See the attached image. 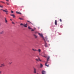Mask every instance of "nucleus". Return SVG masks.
I'll list each match as a JSON object with an SVG mask.
<instances>
[{"instance_id":"19","label":"nucleus","mask_w":74,"mask_h":74,"mask_svg":"<svg viewBox=\"0 0 74 74\" xmlns=\"http://www.w3.org/2000/svg\"><path fill=\"white\" fill-rule=\"evenodd\" d=\"M38 60H39L40 61V62H42V61L41 60H40V58H38Z\"/></svg>"},{"instance_id":"4","label":"nucleus","mask_w":74,"mask_h":74,"mask_svg":"<svg viewBox=\"0 0 74 74\" xmlns=\"http://www.w3.org/2000/svg\"><path fill=\"white\" fill-rule=\"evenodd\" d=\"M5 66V65L3 63L1 64V66H0V67H4Z\"/></svg>"},{"instance_id":"17","label":"nucleus","mask_w":74,"mask_h":74,"mask_svg":"<svg viewBox=\"0 0 74 74\" xmlns=\"http://www.w3.org/2000/svg\"><path fill=\"white\" fill-rule=\"evenodd\" d=\"M19 19H20V20H23V18H19Z\"/></svg>"},{"instance_id":"8","label":"nucleus","mask_w":74,"mask_h":74,"mask_svg":"<svg viewBox=\"0 0 74 74\" xmlns=\"http://www.w3.org/2000/svg\"><path fill=\"white\" fill-rule=\"evenodd\" d=\"M4 31H3L1 32H0V34H4Z\"/></svg>"},{"instance_id":"42","label":"nucleus","mask_w":74,"mask_h":74,"mask_svg":"<svg viewBox=\"0 0 74 74\" xmlns=\"http://www.w3.org/2000/svg\"><path fill=\"white\" fill-rule=\"evenodd\" d=\"M30 23H32L31 22H30Z\"/></svg>"},{"instance_id":"16","label":"nucleus","mask_w":74,"mask_h":74,"mask_svg":"<svg viewBox=\"0 0 74 74\" xmlns=\"http://www.w3.org/2000/svg\"><path fill=\"white\" fill-rule=\"evenodd\" d=\"M23 26L25 27H27V24L24 25Z\"/></svg>"},{"instance_id":"36","label":"nucleus","mask_w":74,"mask_h":74,"mask_svg":"<svg viewBox=\"0 0 74 74\" xmlns=\"http://www.w3.org/2000/svg\"><path fill=\"white\" fill-rule=\"evenodd\" d=\"M2 72L1 71H0V74H1V73Z\"/></svg>"},{"instance_id":"23","label":"nucleus","mask_w":74,"mask_h":74,"mask_svg":"<svg viewBox=\"0 0 74 74\" xmlns=\"http://www.w3.org/2000/svg\"><path fill=\"white\" fill-rule=\"evenodd\" d=\"M60 21L61 22H62V19H60Z\"/></svg>"},{"instance_id":"33","label":"nucleus","mask_w":74,"mask_h":74,"mask_svg":"<svg viewBox=\"0 0 74 74\" xmlns=\"http://www.w3.org/2000/svg\"><path fill=\"white\" fill-rule=\"evenodd\" d=\"M31 31H34V29H32L31 30Z\"/></svg>"},{"instance_id":"3","label":"nucleus","mask_w":74,"mask_h":74,"mask_svg":"<svg viewBox=\"0 0 74 74\" xmlns=\"http://www.w3.org/2000/svg\"><path fill=\"white\" fill-rule=\"evenodd\" d=\"M44 42L45 44V47H48V46L47 45V43L46 42V41H45V40H44Z\"/></svg>"},{"instance_id":"11","label":"nucleus","mask_w":74,"mask_h":74,"mask_svg":"<svg viewBox=\"0 0 74 74\" xmlns=\"http://www.w3.org/2000/svg\"><path fill=\"white\" fill-rule=\"evenodd\" d=\"M55 25H57V21H56V20L55 21Z\"/></svg>"},{"instance_id":"40","label":"nucleus","mask_w":74,"mask_h":74,"mask_svg":"<svg viewBox=\"0 0 74 74\" xmlns=\"http://www.w3.org/2000/svg\"><path fill=\"white\" fill-rule=\"evenodd\" d=\"M11 21H12V20L11 19H10Z\"/></svg>"},{"instance_id":"18","label":"nucleus","mask_w":74,"mask_h":74,"mask_svg":"<svg viewBox=\"0 0 74 74\" xmlns=\"http://www.w3.org/2000/svg\"><path fill=\"white\" fill-rule=\"evenodd\" d=\"M47 39H48V38H47V37H45V40H46V41H47Z\"/></svg>"},{"instance_id":"32","label":"nucleus","mask_w":74,"mask_h":74,"mask_svg":"<svg viewBox=\"0 0 74 74\" xmlns=\"http://www.w3.org/2000/svg\"><path fill=\"white\" fill-rule=\"evenodd\" d=\"M6 14H7V15H8V12H6Z\"/></svg>"},{"instance_id":"27","label":"nucleus","mask_w":74,"mask_h":74,"mask_svg":"<svg viewBox=\"0 0 74 74\" xmlns=\"http://www.w3.org/2000/svg\"><path fill=\"white\" fill-rule=\"evenodd\" d=\"M48 61H47V62L45 63V64H48Z\"/></svg>"},{"instance_id":"31","label":"nucleus","mask_w":74,"mask_h":74,"mask_svg":"<svg viewBox=\"0 0 74 74\" xmlns=\"http://www.w3.org/2000/svg\"><path fill=\"white\" fill-rule=\"evenodd\" d=\"M11 13H14V12L12 11H11Z\"/></svg>"},{"instance_id":"15","label":"nucleus","mask_w":74,"mask_h":74,"mask_svg":"<svg viewBox=\"0 0 74 74\" xmlns=\"http://www.w3.org/2000/svg\"><path fill=\"white\" fill-rule=\"evenodd\" d=\"M5 23H7L8 21H7V19H6V18H5Z\"/></svg>"},{"instance_id":"38","label":"nucleus","mask_w":74,"mask_h":74,"mask_svg":"<svg viewBox=\"0 0 74 74\" xmlns=\"http://www.w3.org/2000/svg\"><path fill=\"white\" fill-rule=\"evenodd\" d=\"M27 22H30V21H27Z\"/></svg>"},{"instance_id":"13","label":"nucleus","mask_w":74,"mask_h":74,"mask_svg":"<svg viewBox=\"0 0 74 74\" xmlns=\"http://www.w3.org/2000/svg\"><path fill=\"white\" fill-rule=\"evenodd\" d=\"M43 65L42 64H40V68H42V67H43Z\"/></svg>"},{"instance_id":"1","label":"nucleus","mask_w":74,"mask_h":74,"mask_svg":"<svg viewBox=\"0 0 74 74\" xmlns=\"http://www.w3.org/2000/svg\"><path fill=\"white\" fill-rule=\"evenodd\" d=\"M32 50L34 51H38L39 53H41V50L40 49H38V50H37L36 49H32Z\"/></svg>"},{"instance_id":"43","label":"nucleus","mask_w":74,"mask_h":74,"mask_svg":"<svg viewBox=\"0 0 74 74\" xmlns=\"http://www.w3.org/2000/svg\"><path fill=\"white\" fill-rule=\"evenodd\" d=\"M48 42H49V41L48 40Z\"/></svg>"},{"instance_id":"30","label":"nucleus","mask_w":74,"mask_h":74,"mask_svg":"<svg viewBox=\"0 0 74 74\" xmlns=\"http://www.w3.org/2000/svg\"><path fill=\"white\" fill-rule=\"evenodd\" d=\"M6 4L7 5H10V4L8 3L7 2H6Z\"/></svg>"},{"instance_id":"20","label":"nucleus","mask_w":74,"mask_h":74,"mask_svg":"<svg viewBox=\"0 0 74 74\" xmlns=\"http://www.w3.org/2000/svg\"><path fill=\"white\" fill-rule=\"evenodd\" d=\"M45 66L47 67H48L49 66V65H47V64H45Z\"/></svg>"},{"instance_id":"12","label":"nucleus","mask_w":74,"mask_h":74,"mask_svg":"<svg viewBox=\"0 0 74 74\" xmlns=\"http://www.w3.org/2000/svg\"><path fill=\"white\" fill-rule=\"evenodd\" d=\"M49 58H50V57L49 56L47 58V61H49Z\"/></svg>"},{"instance_id":"14","label":"nucleus","mask_w":74,"mask_h":74,"mask_svg":"<svg viewBox=\"0 0 74 74\" xmlns=\"http://www.w3.org/2000/svg\"><path fill=\"white\" fill-rule=\"evenodd\" d=\"M34 37L36 38H37V36H36V35L34 34Z\"/></svg>"},{"instance_id":"10","label":"nucleus","mask_w":74,"mask_h":74,"mask_svg":"<svg viewBox=\"0 0 74 74\" xmlns=\"http://www.w3.org/2000/svg\"><path fill=\"white\" fill-rule=\"evenodd\" d=\"M16 12V14H20V15H22V13H20V12Z\"/></svg>"},{"instance_id":"28","label":"nucleus","mask_w":74,"mask_h":74,"mask_svg":"<svg viewBox=\"0 0 74 74\" xmlns=\"http://www.w3.org/2000/svg\"><path fill=\"white\" fill-rule=\"evenodd\" d=\"M12 24H14V25H15V23H14V22H12Z\"/></svg>"},{"instance_id":"26","label":"nucleus","mask_w":74,"mask_h":74,"mask_svg":"<svg viewBox=\"0 0 74 74\" xmlns=\"http://www.w3.org/2000/svg\"><path fill=\"white\" fill-rule=\"evenodd\" d=\"M42 56H43V57H44V58H46V56H42V55H41Z\"/></svg>"},{"instance_id":"9","label":"nucleus","mask_w":74,"mask_h":74,"mask_svg":"<svg viewBox=\"0 0 74 74\" xmlns=\"http://www.w3.org/2000/svg\"><path fill=\"white\" fill-rule=\"evenodd\" d=\"M10 15H11V16H13V18H15V15H14V14H10Z\"/></svg>"},{"instance_id":"29","label":"nucleus","mask_w":74,"mask_h":74,"mask_svg":"<svg viewBox=\"0 0 74 74\" xmlns=\"http://www.w3.org/2000/svg\"><path fill=\"white\" fill-rule=\"evenodd\" d=\"M12 63V62H10L9 63V64H11Z\"/></svg>"},{"instance_id":"39","label":"nucleus","mask_w":74,"mask_h":74,"mask_svg":"<svg viewBox=\"0 0 74 74\" xmlns=\"http://www.w3.org/2000/svg\"><path fill=\"white\" fill-rule=\"evenodd\" d=\"M1 10H3V9H1Z\"/></svg>"},{"instance_id":"6","label":"nucleus","mask_w":74,"mask_h":74,"mask_svg":"<svg viewBox=\"0 0 74 74\" xmlns=\"http://www.w3.org/2000/svg\"><path fill=\"white\" fill-rule=\"evenodd\" d=\"M3 12H8V11L6 9H5V10H3Z\"/></svg>"},{"instance_id":"2","label":"nucleus","mask_w":74,"mask_h":74,"mask_svg":"<svg viewBox=\"0 0 74 74\" xmlns=\"http://www.w3.org/2000/svg\"><path fill=\"white\" fill-rule=\"evenodd\" d=\"M38 34L39 35V36H41V37H42V38H43V40H44V41H45V39L44 38V37L43 36V35H42V34H40L39 33H38Z\"/></svg>"},{"instance_id":"7","label":"nucleus","mask_w":74,"mask_h":74,"mask_svg":"<svg viewBox=\"0 0 74 74\" xmlns=\"http://www.w3.org/2000/svg\"><path fill=\"white\" fill-rule=\"evenodd\" d=\"M34 73H36V70H37V69H35V68H34Z\"/></svg>"},{"instance_id":"41","label":"nucleus","mask_w":74,"mask_h":74,"mask_svg":"<svg viewBox=\"0 0 74 74\" xmlns=\"http://www.w3.org/2000/svg\"><path fill=\"white\" fill-rule=\"evenodd\" d=\"M34 29H36V28H34Z\"/></svg>"},{"instance_id":"37","label":"nucleus","mask_w":74,"mask_h":74,"mask_svg":"<svg viewBox=\"0 0 74 74\" xmlns=\"http://www.w3.org/2000/svg\"><path fill=\"white\" fill-rule=\"evenodd\" d=\"M6 1H8V2L9 1H8V0H6Z\"/></svg>"},{"instance_id":"25","label":"nucleus","mask_w":74,"mask_h":74,"mask_svg":"<svg viewBox=\"0 0 74 74\" xmlns=\"http://www.w3.org/2000/svg\"><path fill=\"white\" fill-rule=\"evenodd\" d=\"M28 29H32V28H30V27H28Z\"/></svg>"},{"instance_id":"22","label":"nucleus","mask_w":74,"mask_h":74,"mask_svg":"<svg viewBox=\"0 0 74 74\" xmlns=\"http://www.w3.org/2000/svg\"><path fill=\"white\" fill-rule=\"evenodd\" d=\"M0 3H4V4H5V3H4V2H3V1H0Z\"/></svg>"},{"instance_id":"35","label":"nucleus","mask_w":74,"mask_h":74,"mask_svg":"<svg viewBox=\"0 0 74 74\" xmlns=\"http://www.w3.org/2000/svg\"><path fill=\"white\" fill-rule=\"evenodd\" d=\"M36 60L37 61H38V59H36Z\"/></svg>"},{"instance_id":"34","label":"nucleus","mask_w":74,"mask_h":74,"mask_svg":"<svg viewBox=\"0 0 74 74\" xmlns=\"http://www.w3.org/2000/svg\"><path fill=\"white\" fill-rule=\"evenodd\" d=\"M39 54L40 56L41 55H41H42L41 54H40V53H39Z\"/></svg>"},{"instance_id":"24","label":"nucleus","mask_w":74,"mask_h":74,"mask_svg":"<svg viewBox=\"0 0 74 74\" xmlns=\"http://www.w3.org/2000/svg\"><path fill=\"white\" fill-rule=\"evenodd\" d=\"M0 7H1V8H3V7L1 5H0Z\"/></svg>"},{"instance_id":"21","label":"nucleus","mask_w":74,"mask_h":74,"mask_svg":"<svg viewBox=\"0 0 74 74\" xmlns=\"http://www.w3.org/2000/svg\"><path fill=\"white\" fill-rule=\"evenodd\" d=\"M24 25H23L22 23H21L20 24V25L21 26H23Z\"/></svg>"},{"instance_id":"5","label":"nucleus","mask_w":74,"mask_h":74,"mask_svg":"<svg viewBox=\"0 0 74 74\" xmlns=\"http://www.w3.org/2000/svg\"><path fill=\"white\" fill-rule=\"evenodd\" d=\"M42 74H46V72L45 71L43 70L42 71Z\"/></svg>"}]
</instances>
